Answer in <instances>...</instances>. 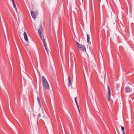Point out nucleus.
Masks as SVG:
<instances>
[{"label": "nucleus", "mask_w": 134, "mask_h": 134, "mask_svg": "<svg viewBox=\"0 0 134 134\" xmlns=\"http://www.w3.org/2000/svg\"><path fill=\"white\" fill-rule=\"evenodd\" d=\"M42 81L43 85L45 88L47 90H49V84L45 77L43 76H42Z\"/></svg>", "instance_id": "1"}, {"label": "nucleus", "mask_w": 134, "mask_h": 134, "mask_svg": "<svg viewBox=\"0 0 134 134\" xmlns=\"http://www.w3.org/2000/svg\"><path fill=\"white\" fill-rule=\"evenodd\" d=\"M76 43L78 47L81 51L83 52H86V49L85 46L76 41Z\"/></svg>", "instance_id": "2"}, {"label": "nucleus", "mask_w": 134, "mask_h": 134, "mask_svg": "<svg viewBox=\"0 0 134 134\" xmlns=\"http://www.w3.org/2000/svg\"><path fill=\"white\" fill-rule=\"evenodd\" d=\"M38 32L40 38L41 40H42L43 41V42L44 47H46V44L43 36L42 34L41 33V32L40 30H38Z\"/></svg>", "instance_id": "3"}, {"label": "nucleus", "mask_w": 134, "mask_h": 134, "mask_svg": "<svg viewBox=\"0 0 134 134\" xmlns=\"http://www.w3.org/2000/svg\"><path fill=\"white\" fill-rule=\"evenodd\" d=\"M108 90L107 93V98L108 102H109L110 99L111 93L110 88L109 86H108Z\"/></svg>", "instance_id": "4"}, {"label": "nucleus", "mask_w": 134, "mask_h": 134, "mask_svg": "<svg viewBox=\"0 0 134 134\" xmlns=\"http://www.w3.org/2000/svg\"><path fill=\"white\" fill-rule=\"evenodd\" d=\"M125 91L126 93H129L132 92V89L130 87L126 86L125 87Z\"/></svg>", "instance_id": "5"}, {"label": "nucleus", "mask_w": 134, "mask_h": 134, "mask_svg": "<svg viewBox=\"0 0 134 134\" xmlns=\"http://www.w3.org/2000/svg\"><path fill=\"white\" fill-rule=\"evenodd\" d=\"M24 37L25 39V41L26 42V46H28L29 45V40L28 39V38L27 37V34L26 33L24 32Z\"/></svg>", "instance_id": "6"}, {"label": "nucleus", "mask_w": 134, "mask_h": 134, "mask_svg": "<svg viewBox=\"0 0 134 134\" xmlns=\"http://www.w3.org/2000/svg\"><path fill=\"white\" fill-rule=\"evenodd\" d=\"M31 13L32 17L34 18H36V16L37 15V11H36L34 12L31 11Z\"/></svg>", "instance_id": "7"}, {"label": "nucleus", "mask_w": 134, "mask_h": 134, "mask_svg": "<svg viewBox=\"0 0 134 134\" xmlns=\"http://www.w3.org/2000/svg\"><path fill=\"white\" fill-rule=\"evenodd\" d=\"M37 101H38V103L39 104V105H40V108L41 109V110L42 111V113H44V111H43V107L41 104L40 100V99L38 97H37Z\"/></svg>", "instance_id": "8"}, {"label": "nucleus", "mask_w": 134, "mask_h": 134, "mask_svg": "<svg viewBox=\"0 0 134 134\" xmlns=\"http://www.w3.org/2000/svg\"><path fill=\"white\" fill-rule=\"evenodd\" d=\"M11 1H12V3H13V6H14V7L15 8V9L16 12L17 13V9L16 7L15 2H14V0H11Z\"/></svg>", "instance_id": "9"}, {"label": "nucleus", "mask_w": 134, "mask_h": 134, "mask_svg": "<svg viewBox=\"0 0 134 134\" xmlns=\"http://www.w3.org/2000/svg\"><path fill=\"white\" fill-rule=\"evenodd\" d=\"M68 86L70 87L71 84V81L70 77L69 76H68Z\"/></svg>", "instance_id": "10"}, {"label": "nucleus", "mask_w": 134, "mask_h": 134, "mask_svg": "<svg viewBox=\"0 0 134 134\" xmlns=\"http://www.w3.org/2000/svg\"><path fill=\"white\" fill-rule=\"evenodd\" d=\"M45 48V49H46V51L47 52V54H48V56H49V55H51V52L49 51V52L48 51V50H47V46L46 45V47H44Z\"/></svg>", "instance_id": "11"}, {"label": "nucleus", "mask_w": 134, "mask_h": 134, "mask_svg": "<svg viewBox=\"0 0 134 134\" xmlns=\"http://www.w3.org/2000/svg\"><path fill=\"white\" fill-rule=\"evenodd\" d=\"M90 36L88 34L87 35V41L88 43H89L90 42Z\"/></svg>", "instance_id": "12"}, {"label": "nucleus", "mask_w": 134, "mask_h": 134, "mask_svg": "<svg viewBox=\"0 0 134 134\" xmlns=\"http://www.w3.org/2000/svg\"><path fill=\"white\" fill-rule=\"evenodd\" d=\"M74 99L76 105L78 104L77 100V97H75L74 98Z\"/></svg>", "instance_id": "13"}, {"label": "nucleus", "mask_w": 134, "mask_h": 134, "mask_svg": "<svg viewBox=\"0 0 134 134\" xmlns=\"http://www.w3.org/2000/svg\"><path fill=\"white\" fill-rule=\"evenodd\" d=\"M76 105H77V109H78V112L79 113V114L80 115L81 114H80V110H79V105H78V104H77Z\"/></svg>", "instance_id": "14"}, {"label": "nucleus", "mask_w": 134, "mask_h": 134, "mask_svg": "<svg viewBox=\"0 0 134 134\" xmlns=\"http://www.w3.org/2000/svg\"><path fill=\"white\" fill-rule=\"evenodd\" d=\"M121 126V129L122 131H124V127H123L122 126Z\"/></svg>", "instance_id": "15"}, {"label": "nucleus", "mask_w": 134, "mask_h": 134, "mask_svg": "<svg viewBox=\"0 0 134 134\" xmlns=\"http://www.w3.org/2000/svg\"><path fill=\"white\" fill-rule=\"evenodd\" d=\"M41 115L40 114H39L38 115V119L41 117Z\"/></svg>", "instance_id": "16"}, {"label": "nucleus", "mask_w": 134, "mask_h": 134, "mask_svg": "<svg viewBox=\"0 0 134 134\" xmlns=\"http://www.w3.org/2000/svg\"><path fill=\"white\" fill-rule=\"evenodd\" d=\"M91 96H92V100H94V97H93V96L92 95V94H91Z\"/></svg>", "instance_id": "17"}, {"label": "nucleus", "mask_w": 134, "mask_h": 134, "mask_svg": "<svg viewBox=\"0 0 134 134\" xmlns=\"http://www.w3.org/2000/svg\"><path fill=\"white\" fill-rule=\"evenodd\" d=\"M116 89L117 90H118V85H117L116 86Z\"/></svg>", "instance_id": "18"}, {"label": "nucleus", "mask_w": 134, "mask_h": 134, "mask_svg": "<svg viewBox=\"0 0 134 134\" xmlns=\"http://www.w3.org/2000/svg\"><path fill=\"white\" fill-rule=\"evenodd\" d=\"M105 0H99V1L100 2H101V1H105Z\"/></svg>", "instance_id": "19"}, {"label": "nucleus", "mask_w": 134, "mask_h": 134, "mask_svg": "<svg viewBox=\"0 0 134 134\" xmlns=\"http://www.w3.org/2000/svg\"><path fill=\"white\" fill-rule=\"evenodd\" d=\"M123 134H125L124 131H122Z\"/></svg>", "instance_id": "20"}, {"label": "nucleus", "mask_w": 134, "mask_h": 134, "mask_svg": "<svg viewBox=\"0 0 134 134\" xmlns=\"http://www.w3.org/2000/svg\"><path fill=\"white\" fill-rule=\"evenodd\" d=\"M89 48H90V51H91V50H90V47H89Z\"/></svg>", "instance_id": "21"}, {"label": "nucleus", "mask_w": 134, "mask_h": 134, "mask_svg": "<svg viewBox=\"0 0 134 134\" xmlns=\"http://www.w3.org/2000/svg\"><path fill=\"white\" fill-rule=\"evenodd\" d=\"M91 90H92V88H91Z\"/></svg>", "instance_id": "22"}]
</instances>
